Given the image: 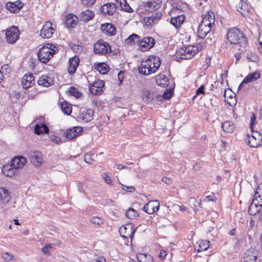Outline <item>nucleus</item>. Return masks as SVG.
I'll use <instances>...</instances> for the list:
<instances>
[{"label": "nucleus", "mask_w": 262, "mask_h": 262, "mask_svg": "<svg viewBox=\"0 0 262 262\" xmlns=\"http://www.w3.org/2000/svg\"><path fill=\"white\" fill-rule=\"evenodd\" d=\"M27 162L26 159L23 156H18L14 158L10 165L11 168L15 169L21 168Z\"/></svg>", "instance_id": "nucleus-21"}, {"label": "nucleus", "mask_w": 262, "mask_h": 262, "mask_svg": "<svg viewBox=\"0 0 262 262\" xmlns=\"http://www.w3.org/2000/svg\"><path fill=\"white\" fill-rule=\"evenodd\" d=\"M20 32L17 27L13 26L7 30L6 32V38L9 43H14L19 38Z\"/></svg>", "instance_id": "nucleus-8"}, {"label": "nucleus", "mask_w": 262, "mask_h": 262, "mask_svg": "<svg viewBox=\"0 0 262 262\" xmlns=\"http://www.w3.org/2000/svg\"><path fill=\"white\" fill-rule=\"evenodd\" d=\"M78 18L72 13L68 14L66 17L65 24L68 28H74L77 24Z\"/></svg>", "instance_id": "nucleus-28"}, {"label": "nucleus", "mask_w": 262, "mask_h": 262, "mask_svg": "<svg viewBox=\"0 0 262 262\" xmlns=\"http://www.w3.org/2000/svg\"><path fill=\"white\" fill-rule=\"evenodd\" d=\"M262 211V188L258 186L251 203L248 212L251 215H255Z\"/></svg>", "instance_id": "nucleus-3"}, {"label": "nucleus", "mask_w": 262, "mask_h": 262, "mask_svg": "<svg viewBox=\"0 0 262 262\" xmlns=\"http://www.w3.org/2000/svg\"><path fill=\"white\" fill-rule=\"evenodd\" d=\"M96 262H106L105 258L103 257H99L95 259Z\"/></svg>", "instance_id": "nucleus-64"}, {"label": "nucleus", "mask_w": 262, "mask_h": 262, "mask_svg": "<svg viewBox=\"0 0 262 262\" xmlns=\"http://www.w3.org/2000/svg\"><path fill=\"white\" fill-rule=\"evenodd\" d=\"M79 58L77 56L70 58L69 60V66L68 67V72L70 74H73L75 73L77 68L79 66Z\"/></svg>", "instance_id": "nucleus-23"}, {"label": "nucleus", "mask_w": 262, "mask_h": 262, "mask_svg": "<svg viewBox=\"0 0 262 262\" xmlns=\"http://www.w3.org/2000/svg\"><path fill=\"white\" fill-rule=\"evenodd\" d=\"M139 40L140 37L138 35L133 34L125 40V43L129 46L135 45L136 43L138 44Z\"/></svg>", "instance_id": "nucleus-41"}, {"label": "nucleus", "mask_w": 262, "mask_h": 262, "mask_svg": "<svg viewBox=\"0 0 262 262\" xmlns=\"http://www.w3.org/2000/svg\"><path fill=\"white\" fill-rule=\"evenodd\" d=\"M198 52V48L195 46H189L184 49H181L180 51L181 55L183 56V59H190L194 56Z\"/></svg>", "instance_id": "nucleus-13"}, {"label": "nucleus", "mask_w": 262, "mask_h": 262, "mask_svg": "<svg viewBox=\"0 0 262 262\" xmlns=\"http://www.w3.org/2000/svg\"><path fill=\"white\" fill-rule=\"evenodd\" d=\"M8 167V166L6 167L5 166L4 170H3L4 171V173L6 174V175L8 177H11L13 176L14 173V168H11V167L8 169L7 172H6V170L7 168Z\"/></svg>", "instance_id": "nucleus-53"}, {"label": "nucleus", "mask_w": 262, "mask_h": 262, "mask_svg": "<svg viewBox=\"0 0 262 262\" xmlns=\"http://www.w3.org/2000/svg\"><path fill=\"white\" fill-rule=\"evenodd\" d=\"M189 203L194 207L201 206V200H196L194 198H190Z\"/></svg>", "instance_id": "nucleus-52"}, {"label": "nucleus", "mask_w": 262, "mask_h": 262, "mask_svg": "<svg viewBox=\"0 0 262 262\" xmlns=\"http://www.w3.org/2000/svg\"><path fill=\"white\" fill-rule=\"evenodd\" d=\"M92 160L91 155L90 154H86L84 157V161L87 163H91Z\"/></svg>", "instance_id": "nucleus-62"}, {"label": "nucleus", "mask_w": 262, "mask_h": 262, "mask_svg": "<svg viewBox=\"0 0 262 262\" xmlns=\"http://www.w3.org/2000/svg\"><path fill=\"white\" fill-rule=\"evenodd\" d=\"M58 51L57 48L52 44L48 43L40 48L38 52V57L40 62L46 63L49 61Z\"/></svg>", "instance_id": "nucleus-4"}, {"label": "nucleus", "mask_w": 262, "mask_h": 262, "mask_svg": "<svg viewBox=\"0 0 262 262\" xmlns=\"http://www.w3.org/2000/svg\"><path fill=\"white\" fill-rule=\"evenodd\" d=\"M137 258L139 262H153L154 258L149 254L138 253L137 254Z\"/></svg>", "instance_id": "nucleus-38"}, {"label": "nucleus", "mask_w": 262, "mask_h": 262, "mask_svg": "<svg viewBox=\"0 0 262 262\" xmlns=\"http://www.w3.org/2000/svg\"><path fill=\"white\" fill-rule=\"evenodd\" d=\"M102 178H103L105 182L107 184H112L111 179L110 177L108 176L107 174L105 173H103L102 174Z\"/></svg>", "instance_id": "nucleus-55"}, {"label": "nucleus", "mask_w": 262, "mask_h": 262, "mask_svg": "<svg viewBox=\"0 0 262 262\" xmlns=\"http://www.w3.org/2000/svg\"><path fill=\"white\" fill-rule=\"evenodd\" d=\"M209 241L207 240H202L200 241L198 245L194 247L195 250L198 252L205 251L208 249L209 247Z\"/></svg>", "instance_id": "nucleus-39"}, {"label": "nucleus", "mask_w": 262, "mask_h": 262, "mask_svg": "<svg viewBox=\"0 0 262 262\" xmlns=\"http://www.w3.org/2000/svg\"><path fill=\"white\" fill-rule=\"evenodd\" d=\"M49 132L48 127L45 124L42 123L40 125L37 124L34 127V132L37 135L41 134L48 133Z\"/></svg>", "instance_id": "nucleus-37"}, {"label": "nucleus", "mask_w": 262, "mask_h": 262, "mask_svg": "<svg viewBox=\"0 0 262 262\" xmlns=\"http://www.w3.org/2000/svg\"><path fill=\"white\" fill-rule=\"evenodd\" d=\"M104 86V81L98 79L93 83L90 84L89 90L93 95H100L103 91V88Z\"/></svg>", "instance_id": "nucleus-11"}, {"label": "nucleus", "mask_w": 262, "mask_h": 262, "mask_svg": "<svg viewBox=\"0 0 262 262\" xmlns=\"http://www.w3.org/2000/svg\"><path fill=\"white\" fill-rule=\"evenodd\" d=\"M82 130L81 127L75 126L68 129L63 133V135L68 140H72L77 137Z\"/></svg>", "instance_id": "nucleus-20"}, {"label": "nucleus", "mask_w": 262, "mask_h": 262, "mask_svg": "<svg viewBox=\"0 0 262 262\" xmlns=\"http://www.w3.org/2000/svg\"><path fill=\"white\" fill-rule=\"evenodd\" d=\"M117 7H120L121 9L125 12L131 13L134 11L133 9L129 6L126 0H117Z\"/></svg>", "instance_id": "nucleus-35"}, {"label": "nucleus", "mask_w": 262, "mask_h": 262, "mask_svg": "<svg viewBox=\"0 0 262 262\" xmlns=\"http://www.w3.org/2000/svg\"><path fill=\"white\" fill-rule=\"evenodd\" d=\"M162 16L161 12L157 11L150 16L145 17L144 18V23L146 26L151 27L155 24L157 23Z\"/></svg>", "instance_id": "nucleus-17"}, {"label": "nucleus", "mask_w": 262, "mask_h": 262, "mask_svg": "<svg viewBox=\"0 0 262 262\" xmlns=\"http://www.w3.org/2000/svg\"><path fill=\"white\" fill-rule=\"evenodd\" d=\"M21 82L24 89H29L35 83L34 77L31 73H27L22 77Z\"/></svg>", "instance_id": "nucleus-16"}, {"label": "nucleus", "mask_w": 262, "mask_h": 262, "mask_svg": "<svg viewBox=\"0 0 262 262\" xmlns=\"http://www.w3.org/2000/svg\"><path fill=\"white\" fill-rule=\"evenodd\" d=\"M233 249L235 252H237L240 249L241 240L238 238H235L233 239Z\"/></svg>", "instance_id": "nucleus-47"}, {"label": "nucleus", "mask_w": 262, "mask_h": 262, "mask_svg": "<svg viewBox=\"0 0 262 262\" xmlns=\"http://www.w3.org/2000/svg\"><path fill=\"white\" fill-rule=\"evenodd\" d=\"M155 43V39L152 37H146L142 38L141 40H139L138 46L140 51L145 52L153 47Z\"/></svg>", "instance_id": "nucleus-10"}, {"label": "nucleus", "mask_w": 262, "mask_h": 262, "mask_svg": "<svg viewBox=\"0 0 262 262\" xmlns=\"http://www.w3.org/2000/svg\"><path fill=\"white\" fill-rule=\"evenodd\" d=\"M101 29L104 34L108 36H112L115 34L116 28L111 24L106 23L101 25Z\"/></svg>", "instance_id": "nucleus-29"}, {"label": "nucleus", "mask_w": 262, "mask_h": 262, "mask_svg": "<svg viewBox=\"0 0 262 262\" xmlns=\"http://www.w3.org/2000/svg\"><path fill=\"white\" fill-rule=\"evenodd\" d=\"M125 215L130 219H134L138 216V212L133 208H129L125 212Z\"/></svg>", "instance_id": "nucleus-44"}, {"label": "nucleus", "mask_w": 262, "mask_h": 262, "mask_svg": "<svg viewBox=\"0 0 262 262\" xmlns=\"http://www.w3.org/2000/svg\"><path fill=\"white\" fill-rule=\"evenodd\" d=\"M203 201L205 202H209L210 201H215V196L213 195L206 196L205 198L204 199Z\"/></svg>", "instance_id": "nucleus-57"}, {"label": "nucleus", "mask_w": 262, "mask_h": 262, "mask_svg": "<svg viewBox=\"0 0 262 262\" xmlns=\"http://www.w3.org/2000/svg\"><path fill=\"white\" fill-rule=\"evenodd\" d=\"M215 15L212 11H208L207 13L202 15L201 24L213 27L215 25Z\"/></svg>", "instance_id": "nucleus-18"}, {"label": "nucleus", "mask_w": 262, "mask_h": 262, "mask_svg": "<svg viewBox=\"0 0 262 262\" xmlns=\"http://www.w3.org/2000/svg\"><path fill=\"white\" fill-rule=\"evenodd\" d=\"M95 69L101 74H106L109 70V67L104 62L98 63L95 64Z\"/></svg>", "instance_id": "nucleus-40"}, {"label": "nucleus", "mask_w": 262, "mask_h": 262, "mask_svg": "<svg viewBox=\"0 0 262 262\" xmlns=\"http://www.w3.org/2000/svg\"><path fill=\"white\" fill-rule=\"evenodd\" d=\"M135 231L136 229L130 224L122 225L119 229L120 234L123 238H129L131 240L133 238Z\"/></svg>", "instance_id": "nucleus-9"}, {"label": "nucleus", "mask_w": 262, "mask_h": 262, "mask_svg": "<svg viewBox=\"0 0 262 262\" xmlns=\"http://www.w3.org/2000/svg\"><path fill=\"white\" fill-rule=\"evenodd\" d=\"M258 252L254 248H251L247 250L244 255V260L245 262H256Z\"/></svg>", "instance_id": "nucleus-15"}, {"label": "nucleus", "mask_w": 262, "mask_h": 262, "mask_svg": "<svg viewBox=\"0 0 262 262\" xmlns=\"http://www.w3.org/2000/svg\"><path fill=\"white\" fill-rule=\"evenodd\" d=\"M223 130L226 133H232L234 129V125L233 123L230 121H225L222 124Z\"/></svg>", "instance_id": "nucleus-43"}, {"label": "nucleus", "mask_w": 262, "mask_h": 262, "mask_svg": "<svg viewBox=\"0 0 262 262\" xmlns=\"http://www.w3.org/2000/svg\"><path fill=\"white\" fill-rule=\"evenodd\" d=\"M94 51L100 55L106 54L111 52V46L108 43L103 40H98L94 46Z\"/></svg>", "instance_id": "nucleus-6"}, {"label": "nucleus", "mask_w": 262, "mask_h": 262, "mask_svg": "<svg viewBox=\"0 0 262 262\" xmlns=\"http://www.w3.org/2000/svg\"><path fill=\"white\" fill-rule=\"evenodd\" d=\"M156 82L158 85L163 88H165L169 84L168 78L164 74L157 75L156 76Z\"/></svg>", "instance_id": "nucleus-30"}, {"label": "nucleus", "mask_w": 262, "mask_h": 262, "mask_svg": "<svg viewBox=\"0 0 262 262\" xmlns=\"http://www.w3.org/2000/svg\"><path fill=\"white\" fill-rule=\"evenodd\" d=\"M94 113V111L91 108H82L79 111L78 119L85 122H90L93 119Z\"/></svg>", "instance_id": "nucleus-12"}, {"label": "nucleus", "mask_w": 262, "mask_h": 262, "mask_svg": "<svg viewBox=\"0 0 262 262\" xmlns=\"http://www.w3.org/2000/svg\"><path fill=\"white\" fill-rule=\"evenodd\" d=\"M90 222L96 225H100L103 223V221L102 219L97 217V216H94L93 217L91 220Z\"/></svg>", "instance_id": "nucleus-48"}, {"label": "nucleus", "mask_w": 262, "mask_h": 262, "mask_svg": "<svg viewBox=\"0 0 262 262\" xmlns=\"http://www.w3.org/2000/svg\"><path fill=\"white\" fill-rule=\"evenodd\" d=\"M60 107L62 112L66 115H69L72 113V105L67 101L61 102Z\"/></svg>", "instance_id": "nucleus-42"}, {"label": "nucleus", "mask_w": 262, "mask_h": 262, "mask_svg": "<svg viewBox=\"0 0 262 262\" xmlns=\"http://www.w3.org/2000/svg\"><path fill=\"white\" fill-rule=\"evenodd\" d=\"M23 6V3L20 1H17L14 2H8L6 5L7 9L13 13L18 12Z\"/></svg>", "instance_id": "nucleus-27"}, {"label": "nucleus", "mask_w": 262, "mask_h": 262, "mask_svg": "<svg viewBox=\"0 0 262 262\" xmlns=\"http://www.w3.org/2000/svg\"><path fill=\"white\" fill-rule=\"evenodd\" d=\"M227 39L231 45H237L239 50H246L248 45L247 38L243 34L241 31L235 28L230 29L227 33Z\"/></svg>", "instance_id": "nucleus-2"}, {"label": "nucleus", "mask_w": 262, "mask_h": 262, "mask_svg": "<svg viewBox=\"0 0 262 262\" xmlns=\"http://www.w3.org/2000/svg\"><path fill=\"white\" fill-rule=\"evenodd\" d=\"M70 95L73 96L76 98H79L81 96V93L74 87H71L68 90Z\"/></svg>", "instance_id": "nucleus-46"}, {"label": "nucleus", "mask_w": 262, "mask_h": 262, "mask_svg": "<svg viewBox=\"0 0 262 262\" xmlns=\"http://www.w3.org/2000/svg\"><path fill=\"white\" fill-rule=\"evenodd\" d=\"M55 30V25L50 21H46L41 30L40 36L44 38H49L53 35Z\"/></svg>", "instance_id": "nucleus-7"}, {"label": "nucleus", "mask_w": 262, "mask_h": 262, "mask_svg": "<svg viewBox=\"0 0 262 262\" xmlns=\"http://www.w3.org/2000/svg\"><path fill=\"white\" fill-rule=\"evenodd\" d=\"M258 42L259 45L262 49V32L259 33V37L258 39Z\"/></svg>", "instance_id": "nucleus-63"}, {"label": "nucleus", "mask_w": 262, "mask_h": 262, "mask_svg": "<svg viewBox=\"0 0 262 262\" xmlns=\"http://www.w3.org/2000/svg\"><path fill=\"white\" fill-rule=\"evenodd\" d=\"M161 3V0H151L145 3V7L148 8L149 11L156 10L160 7Z\"/></svg>", "instance_id": "nucleus-34"}, {"label": "nucleus", "mask_w": 262, "mask_h": 262, "mask_svg": "<svg viewBox=\"0 0 262 262\" xmlns=\"http://www.w3.org/2000/svg\"><path fill=\"white\" fill-rule=\"evenodd\" d=\"M142 97L145 102H148L158 98V95L154 93L152 91L144 90L142 92Z\"/></svg>", "instance_id": "nucleus-33"}, {"label": "nucleus", "mask_w": 262, "mask_h": 262, "mask_svg": "<svg viewBox=\"0 0 262 262\" xmlns=\"http://www.w3.org/2000/svg\"><path fill=\"white\" fill-rule=\"evenodd\" d=\"M51 140L56 144H59L61 142V139L56 136L53 135L50 137Z\"/></svg>", "instance_id": "nucleus-56"}, {"label": "nucleus", "mask_w": 262, "mask_h": 262, "mask_svg": "<svg viewBox=\"0 0 262 262\" xmlns=\"http://www.w3.org/2000/svg\"><path fill=\"white\" fill-rule=\"evenodd\" d=\"M11 199L8 190L5 188H0V201L3 203L6 204L8 203Z\"/></svg>", "instance_id": "nucleus-36"}, {"label": "nucleus", "mask_w": 262, "mask_h": 262, "mask_svg": "<svg viewBox=\"0 0 262 262\" xmlns=\"http://www.w3.org/2000/svg\"><path fill=\"white\" fill-rule=\"evenodd\" d=\"M94 15L95 14L93 11L88 9L81 12L79 15V18L81 21L88 22L92 19L94 18Z\"/></svg>", "instance_id": "nucleus-32"}, {"label": "nucleus", "mask_w": 262, "mask_h": 262, "mask_svg": "<svg viewBox=\"0 0 262 262\" xmlns=\"http://www.w3.org/2000/svg\"><path fill=\"white\" fill-rule=\"evenodd\" d=\"M31 161L35 166L39 167L41 165L42 159L41 154L38 151H31L29 153Z\"/></svg>", "instance_id": "nucleus-22"}, {"label": "nucleus", "mask_w": 262, "mask_h": 262, "mask_svg": "<svg viewBox=\"0 0 262 262\" xmlns=\"http://www.w3.org/2000/svg\"><path fill=\"white\" fill-rule=\"evenodd\" d=\"M247 58L249 61L257 62L258 60L257 55L254 52H249L247 55Z\"/></svg>", "instance_id": "nucleus-45"}, {"label": "nucleus", "mask_w": 262, "mask_h": 262, "mask_svg": "<svg viewBox=\"0 0 262 262\" xmlns=\"http://www.w3.org/2000/svg\"><path fill=\"white\" fill-rule=\"evenodd\" d=\"M256 115L254 113H252L251 116L250 117V123L249 124V127H250L251 131L254 130L253 126L256 123Z\"/></svg>", "instance_id": "nucleus-49"}, {"label": "nucleus", "mask_w": 262, "mask_h": 262, "mask_svg": "<svg viewBox=\"0 0 262 262\" xmlns=\"http://www.w3.org/2000/svg\"><path fill=\"white\" fill-rule=\"evenodd\" d=\"M173 94V92L171 89H167L162 95L163 98L168 99L171 98Z\"/></svg>", "instance_id": "nucleus-51"}, {"label": "nucleus", "mask_w": 262, "mask_h": 262, "mask_svg": "<svg viewBox=\"0 0 262 262\" xmlns=\"http://www.w3.org/2000/svg\"><path fill=\"white\" fill-rule=\"evenodd\" d=\"M116 4L114 3H107L103 5L100 8V11L103 15H112L116 11Z\"/></svg>", "instance_id": "nucleus-24"}, {"label": "nucleus", "mask_w": 262, "mask_h": 262, "mask_svg": "<svg viewBox=\"0 0 262 262\" xmlns=\"http://www.w3.org/2000/svg\"><path fill=\"white\" fill-rule=\"evenodd\" d=\"M162 181L163 182L168 185H170L172 183V180H171V179L166 177H163L162 179Z\"/></svg>", "instance_id": "nucleus-59"}, {"label": "nucleus", "mask_w": 262, "mask_h": 262, "mask_svg": "<svg viewBox=\"0 0 262 262\" xmlns=\"http://www.w3.org/2000/svg\"><path fill=\"white\" fill-rule=\"evenodd\" d=\"M161 64V59L157 56H150L146 60L141 61L138 67L139 72L145 75L155 73Z\"/></svg>", "instance_id": "nucleus-1"}, {"label": "nucleus", "mask_w": 262, "mask_h": 262, "mask_svg": "<svg viewBox=\"0 0 262 262\" xmlns=\"http://www.w3.org/2000/svg\"><path fill=\"white\" fill-rule=\"evenodd\" d=\"M185 16L184 15H180L172 17L170 19V23L176 29H179L184 23Z\"/></svg>", "instance_id": "nucleus-31"}, {"label": "nucleus", "mask_w": 262, "mask_h": 262, "mask_svg": "<svg viewBox=\"0 0 262 262\" xmlns=\"http://www.w3.org/2000/svg\"><path fill=\"white\" fill-rule=\"evenodd\" d=\"M167 255V252L166 251L164 250H161L160 252V253L159 254V257L160 259H164Z\"/></svg>", "instance_id": "nucleus-61"}, {"label": "nucleus", "mask_w": 262, "mask_h": 262, "mask_svg": "<svg viewBox=\"0 0 262 262\" xmlns=\"http://www.w3.org/2000/svg\"><path fill=\"white\" fill-rule=\"evenodd\" d=\"M160 203L158 201H150L143 207V210L148 214H151L159 209Z\"/></svg>", "instance_id": "nucleus-14"}, {"label": "nucleus", "mask_w": 262, "mask_h": 262, "mask_svg": "<svg viewBox=\"0 0 262 262\" xmlns=\"http://www.w3.org/2000/svg\"><path fill=\"white\" fill-rule=\"evenodd\" d=\"M260 76V74L259 71H256L254 73L249 74L243 80L242 83L238 86V90L242 89L243 85L244 84H247L250 82H252L255 81L258 78H259Z\"/></svg>", "instance_id": "nucleus-19"}, {"label": "nucleus", "mask_w": 262, "mask_h": 262, "mask_svg": "<svg viewBox=\"0 0 262 262\" xmlns=\"http://www.w3.org/2000/svg\"><path fill=\"white\" fill-rule=\"evenodd\" d=\"M2 257L4 259L7 260H11L13 258V256L9 254L7 252H5L2 254Z\"/></svg>", "instance_id": "nucleus-58"}, {"label": "nucleus", "mask_w": 262, "mask_h": 262, "mask_svg": "<svg viewBox=\"0 0 262 262\" xmlns=\"http://www.w3.org/2000/svg\"><path fill=\"white\" fill-rule=\"evenodd\" d=\"M213 27L200 24L198 29V36L201 39H204L210 32Z\"/></svg>", "instance_id": "nucleus-26"}, {"label": "nucleus", "mask_w": 262, "mask_h": 262, "mask_svg": "<svg viewBox=\"0 0 262 262\" xmlns=\"http://www.w3.org/2000/svg\"><path fill=\"white\" fill-rule=\"evenodd\" d=\"M37 83L39 85L44 87H48L53 84L54 80L50 75H43L39 78Z\"/></svg>", "instance_id": "nucleus-25"}, {"label": "nucleus", "mask_w": 262, "mask_h": 262, "mask_svg": "<svg viewBox=\"0 0 262 262\" xmlns=\"http://www.w3.org/2000/svg\"><path fill=\"white\" fill-rule=\"evenodd\" d=\"M216 99V97L215 96H212L211 98L208 99L206 101V103L208 105V107H209L210 106L213 107L215 106V101Z\"/></svg>", "instance_id": "nucleus-50"}, {"label": "nucleus", "mask_w": 262, "mask_h": 262, "mask_svg": "<svg viewBox=\"0 0 262 262\" xmlns=\"http://www.w3.org/2000/svg\"><path fill=\"white\" fill-rule=\"evenodd\" d=\"M81 2L84 6L90 7L95 4L96 0H81Z\"/></svg>", "instance_id": "nucleus-54"}, {"label": "nucleus", "mask_w": 262, "mask_h": 262, "mask_svg": "<svg viewBox=\"0 0 262 262\" xmlns=\"http://www.w3.org/2000/svg\"><path fill=\"white\" fill-rule=\"evenodd\" d=\"M205 93V91H204V85H202L200 87H199L196 91V95L200 94H204Z\"/></svg>", "instance_id": "nucleus-60"}, {"label": "nucleus", "mask_w": 262, "mask_h": 262, "mask_svg": "<svg viewBox=\"0 0 262 262\" xmlns=\"http://www.w3.org/2000/svg\"><path fill=\"white\" fill-rule=\"evenodd\" d=\"M251 135H248L246 142L250 147L256 148L261 145L262 142V134L255 130L251 131Z\"/></svg>", "instance_id": "nucleus-5"}]
</instances>
